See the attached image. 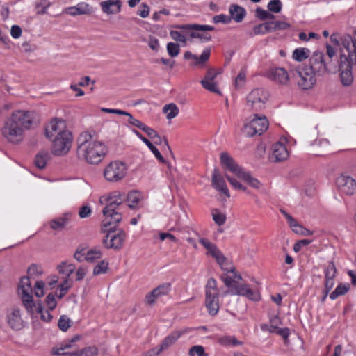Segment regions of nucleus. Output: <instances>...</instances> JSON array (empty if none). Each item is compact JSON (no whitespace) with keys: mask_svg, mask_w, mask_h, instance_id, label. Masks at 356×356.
<instances>
[{"mask_svg":"<svg viewBox=\"0 0 356 356\" xmlns=\"http://www.w3.org/2000/svg\"><path fill=\"white\" fill-rule=\"evenodd\" d=\"M108 202L103 209L104 219L102 222V231L106 233L104 242L110 243L111 245H120L124 242L125 233L122 230L114 229L122 219L120 207L122 199L119 194L118 196L111 197L108 199Z\"/></svg>","mask_w":356,"mask_h":356,"instance_id":"nucleus-1","label":"nucleus"},{"mask_svg":"<svg viewBox=\"0 0 356 356\" xmlns=\"http://www.w3.org/2000/svg\"><path fill=\"white\" fill-rule=\"evenodd\" d=\"M207 254L215 259L220 266L224 273L221 275V280L229 288L228 293L232 296H245L250 286L247 284H237L242 280L241 275L235 271V267L232 261L226 257L217 248V246H205Z\"/></svg>","mask_w":356,"mask_h":356,"instance_id":"nucleus-2","label":"nucleus"},{"mask_svg":"<svg viewBox=\"0 0 356 356\" xmlns=\"http://www.w3.org/2000/svg\"><path fill=\"white\" fill-rule=\"evenodd\" d=\"M353 65H356V30L353 36L345 35L341 38L339 72L343 86H350L353 82Z\"/></svg>","mask_w":356,"mask_h":356,"instance_id":"nucleus-3","label":"nucleus"},{"mask_svg":"<svg viewBox=\"0 0 356 356\" xmlns=\"http://www.w3.org/2000/svg\"><path fill=\"white\" fill-rule=\"evenodd\" d=\"M77 155L90 164H98L108 152L106 145L95 140L90 131L82 132L77 138Z\"/></svg>","mask_w":356,"mask_h":356,"instance_id":"nucleus-4","label":"nucleus"},{"mask_svg":"<svg viewBox=\"0 0 356 356\" xmlns=\"http://www.w3.org/2000/svg\"><path fill=\"white\" fill-rule=\"evenodd\" d=\"M79 339L80 336L76 335L71 339L63 341L53 347L51 354L58 356H97L98 351L95 347H88L82 350H79L76 342Z\"/></svg>","mask_w":356,"mask_h":356,"instance_id":"nucleus-5","label":"nucleus"},{"mask_svg":"<svg viewBox=\"0 0 356 356\" xmlns=\"http://www.w3.org/2000/svg\"><path fill=\"white\" fill-rule=\"evenodd\" d=\"M268 127V122L264 115L254 114L252 118L247 119L242 129L243 134L247 137L261 135Z\"/></svg>","mask_w":356,"mask_h":356,"instance_id":"nucleus-6","label":"nucleus"},{"mask_svg":"<svg viewBox=\"0 0 356 356\" xmlns=\"http://www.w3.org/2000/svg\"><path fill=\"white\" fill-rule=\"evenodd\" d=\"M22 301L27 313L32 318L40 317L42 321L46 323H49L52 320L53 316L49 311L45 310L41 301L35 302L33 296H26V298L22 299Z\"/></svg>","mask_w":356,"mask_h":356,"instance_id":"nucleus-7","label":"nucleus"},{"mask_svg":"<svg viewBox=\"0 0 356 356\" xmlns=\"http://www.w3.org/2000/svg\"><path fill=\"white\" fill-rule=\"evenodd\" d=\"M296 82L298 86L302 90H310L316 83V74L311 67L307 65H299L296 68Z\"/></svg>","mask_w":356,"mask_h":356,"instance_id":"nucleus-8","label":"nucleus"},{"mask_svg":"<svg viewBox=\"0 0 356 356\" xmlns=\"http://www.w3.org/2000/svg\"><path fill=\"white\" fill-rule=\"evenodd\" d=\"M176 28L182 29L185 31H191L189 35L193 38H199L202 42H205L211 40V35L206 31H211L214 30V27L210 25L200 24H182L177 25Z\"/></svg>","mask_w":356,"mask_h":356,"instance_id":"nucleus-9","label":"nucleus"},{"mask_svg":"<svg viewBox=\"0 0 356 356\" xmlns=\"http://www.w3.org/2000/svg\"><path fill=\"white\" fill-rule=\"evenodd\" d=\"M63 134L51 140L53 143L51 152L54 155L63 156L70 149L72 143V135L70 131H64Z\"/></svg>","mask_w":356,"mask_h":356,"instance_id":"nucleus-10","label":"nucleus"},{"mask_svg":"<svg viewBox=\"0 0 356 356\" xmlns=\"http://www.w3.org/2000/svg\"><path fill=\"white\" fill-rule=\"evenodd\" d=\"M127 174L126 165L119 161H115L107 165L104 170L105 179L110 182H117L122 179Z\"/></svg>","mask_w":356,"mask_h":356,"instance_id":"nucleus-11","label":"nucleus"},{"mask_svg":"<svg viewBox=\"0 0 356 356\" xmlns=\"http://www.w3.org/2000/svg\"><path fill=\"white\" fill-rule=\"evenodd\" d=\"M6 119L25 131L31 127L34 118L29 111L15 110Z\"/></svg>","mask_w":356,"mask_h":356,"instance_id":"nucleus-12","label":"nucleus"},{"mask_svg":"<svg viewBox=\"0 0 356 356\" xmlns=\"http://www.w3.org/2000/svg\"><path fill=\"white\" fill-rule=\"evenodd\" d=\"M268 98V94L265 90L255 88L247 96L248 106L255 111H260L265 107Z\"/></svg>","mask_w":356,"mask_h":356,"instance_id":"nucleus-13","label":"nucleus"},{"mask_svg":"<svg viewBox=\"0 0 356 356\" xmlns=\"http://www.w3.org/2000/svg\"><path fill=\"white\" fill-rule=\"evenodd\" d=\"M24 134V130L6 119L2 128V135L8 142L18 144L23 140Z\"/></svg>","mask_w":356,"mask_h":356,"instance_id":"nucleus-14","label":"nucleus"},{"mask_svg":"<svg viewBox=\"0 0 356 356\" xmlns=\"http://www.w3.org/2000/svg\"><path fill=\"white\" fill-rule=\"evenodd\" d=\"M74 257L79 262L93 263L102 257V252L95 248L83 246L77 249L74 254Z\"/></svg>","mask_w":356,"mask_h":356,"instance_id":"nucleus-15","label":"nucleus"},{"mask_svg":"<svg viewBox=\"0 0 356 356\" xmlns=\"http://www.w3.org/2000/svg\"><path fill=\"white\" fill-rule=\"evenodd\" d=\"M220 74L221 70H216V69L210 68L207 70L204 78L201 80L200 83L204 89L209 92L220 95V90L218 88L217 78Z\"/></svg>","mask_w":356,"mask_h":356,"instance_id":"nucleus-16","label":"nucleus"},{"mask_svg":"<svg viewBox=\"0 0 356 356\" xmlns=\"http://www.w3.org/2000/svg\"><path fill=\"white\" fill-rule=\"evenodd\" d=\"M64 131H70L66 129L65 121L60 118L51 119L45 126V136L49 140H53Z\"/></svg>","mask_w":356,"mask_h":356,"instance_id":"nucleus-17","label":"nucleus"},{"mask_svg":"<svg viewBox=\"0 0 356 356\" xmlns=\"http://www.w3.org/2000/svg\"><path fill=\"white\" fill-rule=\"evenodd\" d=\"M336 185L346 195H351L356 192V181L350 176L341 175L336 180Z\"/></svg>","mask_w":356,"mask_h":356,"instance_id":"nucleus-18","label":"nucleus"},{"mask_svg":"<svg viewBox=\"0 0 356 356\" xmlns=\"http://www.w3.org/2000/svg\"><path fill=\"white\" fill-rule=\"evenodd\" d=\"M188 332L187 329H184L183 330H177L172 332L168 336H167L161 345L154 349H152L150 353V356H155L159 355L162 350L168 348L172 344L175 343V341L183 334Z\"/></svg>","mask_w":356,"mask_h":356,"instance_id":"nucleus-19","label":"nucleus"},{"mask_svg":"<svg viewBox=\"0 0 356 356\" xmlns=\"http://www.w3.org/2000/svg\"><path fill=\"white\" fill-rule=\"evenodd\" d=\"M6 321L9 326L15 330H20L24 326V321L22 317L21 311L15 307L8 310Z\"/></svg>","mask_w":356,"mask_h":356,"instance_id":"nucleus-20","label":"nucleus"},{"mask_svg":"<svg viewBox=\"0 0 356 356\" xmlns=\"http://www.w3.org/2000/svg\"><path fill=\"white\" fill-rule=\"evenodd\" d=\"M309 65L312 71L318 74H323L327 71V65L324 59V54L322 52H314L309 58Z\"/></svg>","mask_w":356,"mask_h":356,"instance_id":"nucleus-21","label":"nucleus"},{"mask_svg":"<svg viewBox=\"0 0 356 356\" xmlns=\"http://www.w3.org/2000/svg\"><path fill=\"white\" fill-rule=\"evenodd\" d=\"M171 291V284L170 283H163L148 293L145 298V302L147 305H153L160 297L167 296Z\"/></svg>","mask_w":356,"mask_h":356,"instance_id":"nucleus-22","label":"nucleus"},{"mask_svg":"<svg viewBox=\"0 0 356 356\" xmlns=\"http://www.w3.org/2000/svg\"><path fill=\"white\" fill-rule=\"evenodd\" d=\"M268 78L274 82L286 85L289 81V76L287 71L283 67H274L269 70Z\"/></svg>","mask_w":356,"mask_h":356,"instance_id":"nucleus-23","label":"nucleus"},{"mask_svg":"<svg viewBox=\"0 0 356 356\" xmlns=\"http://www.w3.org/2000/svg\"><path fill=\"white\" fill-rule=\"evenodd\" d=\"M220 162L227 170L233 172L238 177L243 172V169L234 161V159L227 153L220 154Z\"/></svg>","mask_w":356,"mask_h":356,"instance_id":"nucleus-24","label":"nucleus"},{"mask_svg":"<svg viewBox=\"0 0 356 356\" xmlns=\"http://www.w3.org/2000/svg\"><path fill=\"white\" fill-rule=\"evenodd\" d=\"M289 152L281 142L275 143L272 147L271 158L275 161H282L288 159Z\"/></svg>","mask_w":356,"mask_h":356,"instance_id":"nucleus-25","label":"nucleus"},{"mask_svg":"<svg viewBox=\"0 0 356 356\" xmlns=\"http://www.w3.org/2000/svg\"><path fill=\"white\" fill-rule=\"evenodd\" d=\"M211 181L212 186L214 188L223 193L227 197L229 198L230 197L225 181L216 169H215L212 173Z\"/></svg>","mask_w":356,"mask_h":356,"instance_id":"nucleus-26","label":"nucleus"},{"mask_svg":"<svg viewBox=\"0 0 356 356\" xmlns=\"http://www.w3.org/2000/svg\"><path fill=\"white\" fill-rule=\"evenodd\" d=\"M325 274V287L327 290L330 291L334 285V278L337 274V268L332 261L329 262L327 266L324 268Z\"/></svg>","mask_w":356,"mask_h":356,"instance_id":"nucleus-27","label":"nucleus"},{"mask_svg":"<svg viewBox=\"0 0 356 356\" xmlns=\"http://www.w3.org/2000/svg\"><path fill=\"white\" fill-rule=\"evenodd\" d=\"M64 12L71 16H76L90 14L92 9L87 3L81 2L74 6L66 8Z\"/></svg>","mask_w":356,"mask_h":356,"instance_id":"nucleus-28","label":"nucleus"},{"mask_svg":"<svg viewBox=\"0 0 356 356\" xmlns=\"http://www.w3.org/2000/svg\"><path fill=\"white\" fill-rule=\"evenodd\" d=\"M30 277L24 276L21 278L18 284V291L21 299L26 298V296H33V287L30 282Z\"/></svg>","mask_w":356,"mask_h":356,"instance_id":"nucleus-29","label":"nucleus"},{"mask_svg":"<svg viewBox=\"0 0 356 356\" xmlns=\"http://www.w3.org/2000/svg\"><path fill=\"white\" fill-rule=\"evenodd\" d=\"M100 6L104 13L111 15L117 14L121 10V1L120 0H107L102 1Z\"/></svg>","mask_w":356,"mask_h":356,"instance_id":"nucleus-30","label":"nucleus"},{"mask_svg":"<svg viewBox=\"0 0 356 356\" xmlns=\"http://www.w3.org/2000/svg\"><path fill=\"white\" fill-rule=\"evenodd\" d=\"M205 306L211 316H215L219 311V295L206 296Z\"/></svg>","mask_w":356,"mask_h":356,"instance_id":"nucleus-31","label":"nucleus"},{"mask_svg":"<svg viewBox=\"0 0 356 356\" xmlns=\"http://www.w3.org/2000/svg\"><path fill=\"white\" fill-rule=\"evenodd\" d=\"M71 216V213H66L63 214L60 217L52 220L50 222L51 228L57 231L63 229L70 221Z\"/></svg>","mask_w":356,"mask_h":356,"instance_id":"nucleus-32","label":"nucleus"},{"mask_svg":"<svg viewBox=\"0 0 356 356\" xmlns=\"http://www.w3.org/2000/svg\"><path fill=\"white\" fill-rule=\"evenodd\" d=\"M310 145L313 147L312 152L315 155L322 156L328 149L330 142L327 139L318 138L311 143Z\"/></svg>","mask_w":356,"mask_h":356,"instance_id":"nucleus-33","label":"nucleus"},{"mask_svg":"<svg viewBox=\"0 0 356 356\" xmlns=\"http://www.w3.org/2000/svg\"><path fill=\"white\" fill-rule=\"evenodd\" d=\"M229 12L231 16L230 18H232L237 23L241 22L246 15L245 8L236 4L231 5Z\"/></svg>","mask_w":356,"mask_h":356,"instance_id":"nucleus-34","label":"nucleus"},{"mask_svg":"<svg viewBox=\"0 0 356 356\" xmlns=\"http://www.w3.org/2000/svg\"><path fill=\"white\" fill-rule=\"evenodd\" d=\"M282 324L280 318L277 316H275L270 318L268 324H262L261 329L262 331H268L269 332H275Z\"/></svg>","mask_w":356,"mask_h":356,"instance_id":"nucleus-35","label":"nucleus"},{"mask_svg":"<svg viewBox=\"0 0 356 356\" xmlns=\"http://www.w3.org/2000/svg\"><path fill=\"white\" fill-rule=\"evenodd\" d=\"M241 179L243 180L246 182L250 186L255 188L259 189L262 184L255 177H252L249 172L243 171L240 177H238Z\"/></svg>","mask_w":356,"mask_h":356,"instance_id":"nucleus-36","label":"nucleus"},{"mask_svg":"<svg viewBox=\"0 0 356 356\" xmlns=\"http://www.w3.org/2000/svg\"><path fill=\"white\" fill-rule=\"evenodd\" d=\"M74 270V265L67 261H63L57 266V270L58 273L64 275L65 277H70V275Z\"/></svg>","mask_w":356,"mask_h":356,"instance_id":"nucleus-37","label":"nucleus"},{"mask_svg":"<svg viewBox=\"0 0 356 356\" xmlns=\"http://www.w3.org/2000/svg\"><path fill=\"white\" fill-rule=\"evenodd\" d=\"M310 51L307 48H298L296 49L292 54V58L298 62H302L308 57H309Z\"/></svg>","mask_w":356,"mask_h":356,"instance_id":"nucleus-38","label":"nucleus"},{"mask_svg":"<svg viewBox=\"0 0 356 356\" xmlns=\"http://www.w3.org/2000/svg\"><path fill=\"white\" fill-rule=\"evenodd\" d=\"M163 112L168 120L175 118L179 113V108L175 104H166L163 108Z\"/></svg>","mask_w":356,"mask_h":356,"instance_id":"nucleus-39","label":"nucleus"},{"mask_svg":"<svg viewBox=\"0 0 356 356\" xmlns=\"http://www.w3.org/2000/svg\"><path fill=\"white\" fill-rule=\"evenodd\" d=\"M109 263L107 260H102L97 265H95L92 270V274L95 276L106 274L109 269Z\"/></svg>","mask_w":356,"mask_h":356,"instance_id":"nucleus-40","label":"nucleus"},{"mask_svg":"<svg viewBox=\"0 0 356 356\" xmlns=\"http://www.w3.org/2000/svg\"><path fill=\"white\" fill-rule=\"evenodd\" d=\"M350 289L348 284H339L336 289L330 294L331 300H335L339 296L346 293Z\"/></svg>","mask_w":356,"mask_h":356,"instance_id":"nucleus-41","label":"nucleus"},{"mask_svg":"<svg viewBox=\"0 0 356 356\" xmlns=\"http://www.w3.org/2000/svg\"><path fill=\"white\" fill-rule=\"evenodd\" d=\"M219 295V291L217 287V282L213 278L208 280L205 287V296Z\"/></svg>","mask_w":356,"mask_h":356,"instance_id":"nucleus-42","label":"nucleus"},{"mask_svg":"<svg viewBox=\"0 0 356 356\" xmlns=\"http://www.w3.org/2000/svg\"><path fill=\"white\" fill-rule=\"evenodd\" d=\"M289 225L291 229H292V231L296 234L304 235V236L309 235L312 234V232L309 229L303 227L295 219L293 220V222H291Z\"/></svg>","mask_w":356,"mask_h":356,"instance_id":"nucleus-43","label":"nucleus"},{"mask_svg":"<svg viewBox=\"0 0 356 356\" xmlns=\"http://www.w3.org/2000/svg\"><path fill=\"white\" fill-rule=\"evenodd\" d=\"M218 343L223 346H239L242 343L232 336H223L218 339Z\"/></svg>","mask_w":356,"mask_h":356,"instance_id":"nucleus-44","label":"nucleus"},{"mask_svg":"<svg viewBox=\"0 0 356 356\" xmlns=\"http://www.w3.org/2000/svg\"><path fill=\"white\" fill-rule=\"evenodd\" d=\"M49 157V154L46 152H39L35 159V165L40 168H44L47 165V161Z\"/></svg>","mask_w":356,"mask_h":356,"instance_id":"nucleus-45","label":"nucleus"},{"mask_svg":"<svg viewBox=\"0 0 356 356\" xmlns=\"http://www.w3.org/2000/svg\"><path fill=\"white\" fill-rule=\"evenodd\" d=\"M46 284L42 280H37L33 286V292L38 298H41L45 294Z\"/></svg>","mask_w":356,"mask_h":356,"instance_id":"nucleus-46","label":"nucleus"},{"mask_svg":"<svg viewBox=\"0 0 356 356\" xmlns=\"http://www.w3.org/2000/svg\"><path fill=\"white\" fill-rule=\"evenodd\" d=\"M56 294L54 293H49L45 298V305L47 309L45 310L53 311L57 306V301L56 300Z\"/></svg>","mask_w":356,"mask_h":356,"instance_id":"nucleus-47","label":"nucleus"},{"mask_svg":"<svg viewBox=\"0 0 356 356\" xmlns=\"http://www.w3.org/2000/svg\"><path fill=\"white\" fill-rule=\"evenodd\" d=\"M141 195L137 191H131L127 195V200L129 202V207L134 208L140 202Z\"/></svg>","mask_w":356,"mask_h":356,"instance_id":"nucleus-48","label":"nucleus"},{"mask_svg":"<svg viewBox=\"0 0 356 356\" xmlns=\"http://www.w3.org/2000/svg\"><path fill=\"white\" fill-rule=\"evenodd\" d=\"M72 325V321L69 317L65 315L60 316L58 321V326L59 329L63 332H66Z\"/></svg>","mask_w":356,"mask_h":356,"instance_id":"nucleus-49","label":"nucleus"},{"mask_svg":"<svg viewBox=\"0 0 356 356\" xmlns=\"http://www.w3.org/2000/svg\"><path fill=\"white\" fill-rule=\"evenodd\" d=\"M189 356H209L205 353V349L202 346L196 345L192 346L188 351Z\"/></svg>","mask_w":356,"mask_h":356,"instance_id":"nucleus-50","label":"nucleus"},{"mask_svg":"<svg viewBox=\"0 0 356 356\" xmlns=\"http://www.w3.org/2000/svg\"><path fill=\"white\" fill-rule=\"evenodd\" d=\"M144 143L149 147V149L159 161L161 163L165 162L163 156L161 155L158 149L148 139L144 140Z\"/></svg>","mask_w":356,"mask_h":356,"instance_id":"nucleus-51","label":"nucleus"},{"mask_svg":"<svg viewBox=\"0 0 356 356\" xmlns=\"http://www.w3.org/2000/svg\"><path fill=\"white\" fill-rule=\"evenodd\" d=\"M43 273V270L41 266L36 264L31 265L27 270V276L30 277H35L40 276Z\"/></svg>","mask_w":356,"mask_h":356,"instance_id":"nucleus-52","label":"nucleus"},{"mask_svg":"<svg viewBox=\"0 0 356 356\" xmlns=\"http://www.w3.org/2000/svg\"><path fill=\"white\" fill-rule=\"evenodd\" d=\"M267 8L269 11L278 13L282 10V3L280 0H271L268 3Z\"/></svg>","mask_w":356,"mask_h":356,"instance_id":"nucleus-53","label":"nucleus"},{"mask_svg":"<svg viewBox=\"0 0 356 356\" xmlns=\"http://www.w3.org/2000/svg\"><path fill=\"white\" fill-rule=\"evenodd\" d=\"M160 242H165L169 243H177L179 241L177 237L170 233H161L159 234Z\"/></svg>","mask_w":356,"mask_h":356,"instance_id":"nucleus-54","label":"nucleus"},{"mask_svg":"<svg viewBox=\"0 0 356 356\" xmlns=\"http://www.w3.org/2000/svg\"><path fill=\"white\" fill-rule=\"evenodd\" d=\"M213 219L215 222L218 225H222L225 223L226 216L224 213H221L218 209H214L212 211Z\"/></svg>","mask_w":356,"mask_h":356,"instance_id":"nucleus-55","label":"nucleus"},{"mask_svg":"<svg viewBox=\"0 0 356 356\" xmlns=\"http://www.w3.org/2000/svg\"><path fill=\"white\" fill-rule=\"evenodd\" d=\"M210 54L211 49L209 48L204 49L200 56H197V58H195V64H204L209 60Z\"/></svg>","mask_w":356,"mask_h":356,"instance_id":"nucleus-56","label":"nucleus"},{"mask_svg":"<svg viewBox=\"0 0 356 356\" xmlns=\"http://www.w3.org/2000/svg\"><path fill=\"white\" fill-rule=\"evenodd\" d=\"M167 51L170 56L176 57L180 52L179 44L174 42H169L167 44Z\"/></svg>","mask_w":356,"mask_h":356,"instance_id":"nucleus-57","label":"nucleus"},{"mask_svg":"<svg viewBox=\"0 0 356 356\" xmlns=\"http://www.w3.org/2000/svg\"><path fill=\"white\" fill-rule=\"evenodd\" d=\"M274 32L280 30H286L291 27L290 24L284 21H271Z\"/></svg>","mask_w":356,"mask_h":356,"instance_id":"nucleus-58","label":"nucleus"},{"mask_svg":"<svg viewBox=\"0 0 356 356\" xmlns=\"http://www.w3.org/2000/svg\"><path fill=\"white\" fill-rule=\"evenodd\" d=\"M245 297L252 301H258L261 298V296L259 291L257 289H252L250 286L248 289V292Z\"/></svg>","mask_w":356,"mask_h":356,"instance_id":"nucleus-59","label":"nucleus"},{"mask_svg":"<svg viewBox=\"0 0 356 356\" xmlns=\"http://www.w3.org/2000/svg\"><path fill=\"white\" fill-rule=\"evenodd\" d=\"M226 178L227 181L230 183V184L235 188L238 190H241L243 191H246L247 188L244 186L243 184L239 183L236 179L230 177L229 175H226Z\"/></svg>","mask_w":356,"mask_h":356,"instance_id":"nucleus-60","label":"nucleus"},{"mask_svg":"<svg viewBox=\"0 0 356 356\" xmlns=\"http://www.w3.org/2000/svg\"><path fill=\"white\" fill-rule=\"evenodd\" d=\"M170 37L175 41L183 43L184 44H186V37L177 31H171L170 32Z\"/></svg>","mask_w":356,"mask_h":356,"instance_id":"nucleus-61","label":"nucleus"},{"mask_svg":"<svg viewBox=\"0 0 356 356\" xmlns=\"http://www.w3.org/2000/svg\"><path fill=\"white\" fill-rule=\"evenodd\" d=\"M125 113L126 114H123V115H126L129 118L128 122L130 124H131L134 127H136L139 129H140L143 127L144 123H143L142 122L139 121L138 120L134 118V116L131 113H129L127 111H125Z\"/></svg>","mask_w":356,"mask_h":356,"instance_id":"nucleus-62","label":"nucleus"},{"mask_svg":"<svg viewBox=\"0 0 356 356\" xmlns=\"http://www.w3.org/2000/svg\"><path fill=\"white\" fill-rule=\"evenodd\" d=\"M245 83V74L243 72H241L235 79L234 86L236 88H240L244 86Z\"/></svg>","mask_w":356,"mask_h":356,"instance_id":"nucleus-63","label":"nucleus"},{"mask_svg":"<svg viewBox=\"0 0 356 356\" xmlns=\"http://www.w3.org/2000/svg\"><path fill=\"white\" fill-rule=\"evenodd\" d=\"M213 21L216 24H218V23L228 24L231 22V18H230V17H229L227 15L220 14V15L214 16L213 18Z\"/></svg>","mask_w":356,"mask_h":356,"instance_id":"nucleus-64","label":"nucleus"}]
</instances>
